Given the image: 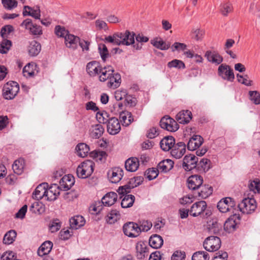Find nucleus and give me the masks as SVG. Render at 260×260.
Wrapping results in <instances>:
<instances>
[{
	"mask_svg": "<svg viewBox=\"0 0 260 260\" xmlns=\"http://www.w3.org/2000/svg\"><path fill=\"white\" fill-rule=\"evenodd\" d=\"M53 247V243L50 241L44 242L39 248L38 254L40 256H43L48 254Z\"/></svg>",
	"mask_w": 260,
	"mask_h": 260,
	"instance_id": "34",
	"label": "nucleus"
},
{
	"mask_svg": "<svg viewBox=\"0 0 260 260\" xmlns=\"http://www.w3.org/2000/svg\"><path fill=\"white\" fill-rule=\"evenodd\" d=\"M185 253L183 251L176 250L172 255V260H184L185 258Z\"/></svg>",
	"mask_w": 260,
	"mask_h": 260,
	"instance_id": "64",
	"label": "nucleus"
},
{
	"mask_svg": "<svg viewBox=\"0 0 260 260\" xmlns=\"http://www.w3.org/2000/svg\"><path fill=\"white\" fill-rule=\"evenodd\" d=\"M74 178L71 175H64L59 181L60 190H68L74 184Z\"/></svg>",
	"mask_w": 260,
	"mask_h": 260,
	"instance_id": "22",
	"label": "nucleus"
},
{
	"mask_svg": "<svg viewBox=\"0 0 260 260\" xmlns=\"http://www.w3.org/2000/svg\"><path fill=\"white\" fill-rule=\"evenodd\" d=\"M107 129L108 133L110 135H115L118 134L121 130L119 120L115 117L110 118L107 123Z\"/></svg>",
	"mask_w": 260,
	"mask_h": 260,
	"instance_id": "15",
	"label": "nucleus"
},
{
	"mask_svg": "<svg viewBox=\"0 0 260 260\" xmlns=\"http://www.w3.org/2000/svg\"><path fill=\"white\" fill-rule=\"evenodd\" d=\"M142 182V178L140 177H137L131 179L129 183L123 186H120L117 191L119 194H124L129 193L132 188H133L139 185Z\"/></svg>",
	"mask_w": 260,
	"mask_h": 260,
	"instance_id": "10",
	"label": "nucleus"
},
{
	"mask_svg": "<svg viewBox=\"0 0 260 260\" xmlns=\"http://www.w3.org/2000/svg\"><path fill=\"white\" fill-rule=\"evenodd\" d=\"M16 233L14 230H10L4 236L3 242L6 244H10L13 242L16 237Z\"/></svg>",
	"mask_w": 260,
	"mask_h": 260,
	"instance_id": "50",
	"label": "nucleus"
},
{
	"mask_svg": "<svg viewBox=\"0 0 260 260\" xmlns=\"http://www.w3.org/2000/svg\"><path fill=\"white\" fill-rule=\"evenodd\" d=\"M139 167V159L136 157H131L125 162V169L131 172L136 171Z\"/></svg>",
	"mask_w": 260,
	"mask_h": 260,
	"instance_id": "33",
	"label": "nucleus"
},
{
	"mask_svg": "<svg viewBox=\"0 0 260 260\" xmlns=\"http://www.w3.org/2000/svg\"><path fill=\"white\" fill-rule=\"evenodd\" d=\"M203 182V178L198 175H191L187 179V185L189 189L194 191L198 190Z\"/></svg>",
	"mask_w": 260,
	"mask_h": 260,
	"instance_id": "18",
	"label": "nucleus"
},
{
	"mask_svg": "<svg viewBox=\"0 0 260 260\" xmlns=\"http://www.w3.org/2000/svg\"><path fill=\"white\" fill-rule=\"evenodd\" d=\"M41 46L40 43L34 40L29 43L28 47V51L29 55L31 56H37L40 52Z\"/></svg>",
	"mask_w": 260,
	"mask_h": 260,
	"instance_id": "39",
	"label": "nucleus"
},
{
	"mask_svg": "<svg viewBox=\"0 0 260 260\" xmlns=\"http://www.w3.org/2000/svg\"><path fill=\"white\" fill-rule=\"evenodd\" d=\"M121 83V76L118 73H113L110 75L107 80V86L111 88H116L118 87Z\"/></svg>",
	"mask_w": 260,
	"mask_h": 260,
	"instance_id": "28",
	"label": "nucleus"
},
{
	"mask_svg": "<svg viewBox=\"0 0 260 260\" xmlns=\"http://www.w3.org/2000/svg\"><path fill=\"white\" fill-rule=\"evenodd\" d=\"M85 223L84 217L81 215H76L70 219L71 228L74 230H77L83 226Z\"/></svg>",
	"mask_w": 260,
	"mask_h": 260,
	"instance_id": "31",
	"label": "nucleus"
},
{
	"mask_svg": "<svg viewBox=\"0 0 260 260\" xmlns=\"http://www.w3.org/2000/svg\"><path fill=\"white\" fill-rule=\"evenodd\" d=\"M19 90V85L17 82H9L3 87V95L6 99H12L16 95Z\"/></svg>",
	"mask_w": 260,
	"mask_h": 260,
	"instance_id": "3",
	"label": "nucleus"
},
{
	"mask_svg": "<svg viewBox=\"0 0 260 260\" xmlns=\"http://www.w3.org/2000/svg\"><path fill=\"white\" fill-rule=\"evenodd\" d=\"M174 166V162L171 159H167L161 161L157 165L158 170L166 173L171 170Z\"/></svg>",
	"mask_w": 260,
	"mask_h": 260,
	"instance_id": "37",
	"label": "nucleus"
},
{
	"mask_svg": "<svg viewBox=\"0 0 260 260\" xmlns=\"http://www.w3.org/2000/svg\"><path fill=\"white\" fill-rule=\"evenodd\" d=\"M160 126L161 128L171 132H176L179 128V125L177 122L168 116L161 118L160 121Z\"/></svg>",
	"mask_w": 260,
	"mask_h": 260,
	"instance_id": "7",
	"label": "nucleus"
},
{
	"mask_svg": "<svg viewBox=\"0 0 260 260\" xmlns=\"http://www.w3.org/2000/svg\"><path fill=\"white\" fill-rule=\"evenodd\" d=\"M249 95L251 101L255 105L260 104V93L257 91H250Z\"/></svg>",
	"mask_w": 260,
	"mask_h": 260,
	"instance_id": "63",
	"label": "nucleus"
},
{
	"mask_svg": "<svg viewBox=\"0 0 260 260\" xmlns=\"http://www.w3.org/2000/svg\"><path fill=\"white\" fill-rule=\"evenodd\" d=\"M136 249L137 258L142 259L148 256L150 247L146 242L139 241L136 244Z\"/></svg>",
	"mask_w": 260,
	"mask_h": 260,
	"instance_id": "13",
	"label": "nucleus"
},
{
	"mask_svg": "<svg viewBox=\"0 0 260 260\" xmlns=\"http://www.w3.org/2000/svg\"><path fill=\"white\" fill-rule=\"evenodd\" d=\"M102 67L98 61H91L86 64V70L90 77H94L99 75Z\"/></svg>",
	"mask_w": 260,
	"mask_h": 260,
	"instance_id": "21",
	"label": "nucleus"
},
{
	"mask_svg": "<svg viewBox=\"0 0 260 260\" xmlns=\"http://www.w3.org/2000/svg\"><path fill=\"white\" fill-rule=\"evenodd\" d=\"M94 167V162L92 160H87L82 162L77 168L78 177L82 179L89 177L93 172Z\"/></svg>",
	"mask_w": 260,
	"mask_h": 260,
	"instance_id": "2",
	"label": "nucleus"
},
{
	"mask_svg": "<svg viewBox=\"0 0 260 260\" xmlns=\"http://www.w3.org/2000/svg\"><path fill=\"white\" fill-rule=\"evenodd\" d=\"M4 7L9 10H11L17 7L18 3L16 0H2Z\"/></svg>",
	"mask_w": 260,
	"mask_h": 260,
	"instance_id": "58",
	"label": "nucleus"
},
{
	"mask_svg": "<svg viewBox=\"0 0 260 260\" xmlns=\"http://www.w3.org/2000/svg\"><path fill=\"white\" fill-rule=\"evenodd\" d=\"M107 175L111 183H117L121 180L123 176V171L119 167L113 168L108 171Z\"/></svg>",
	"mask_w": 260,
	"mask_h": 260,
	"instance_id": "14",
	"label": "nucleus"
},
{
	"mask_svg": "<svg viewBox=\"0 0 260 260\" xmlns=\"http://www.w3.org/2000/svg\"><path fill=\"white\" fill-rule=\"evenodd\" d=\"M122 198L121 206L123 208H127L133 206L135 201V196L132 194L124 196Z\"/></svg>",
	"mask_w": 260,
	"mask_h": 260,
	"instance_id": "45",
	"label": "nucleus"
},
{
	"mask_svg": "<svg viewBox=\"0 0 260 260\" xmlns=\"http://www.w3.org/2000/svg\"><path fill=\"white\" fill-rule=\"evenodd\" d=\"M102 210V206L100 202H96L89 207V211L92 214H97Z\"/></svg>",
	"mask_w": 260,
	"mask_h": 260,
	"instance_id": "61",
	"label": "nucleus"
},
{
	"mask_svg": "<svg viewBox=\"0 0 260 260\" xmlns=\"http://www.w3.org/2000/svg\"><path fill=\"white\" fill-rule=\"evenodd\" d=\"M164 241L162 237L158 235H154L150 237L149 240V247L158 249L163 245Z\"/></svg>",
	"mask_w": 260,
	"mask_h": 260,
	"instance_id": "35",
	"label": "nucleus"
},
{
	"mask_svg": "<svg viewBox=\"0 0 260 260\" xmlns=\"http://www.w3.org/2000/svg\"><path fill=\"white\" fill-rule=\"evenodd\" d=\"M90 131L91 136L93 138L98 139L103 135L104 128L101 124H97L91 126Z\"/></svg>",
	"mask_w": 260,
	"mask_h": 260,
	"instance_id": "43",
	"label": "nucleus"
},
{
	"mask_svg": "<svg viewBox=\"0 0 260 260\" xmlns=\"http://www.w3.org/2000/svg\"><path fill=\"white\" fill-rule=\"evenodd\" d=\"M96 118L101 123H107L109 119V115L106 111H99L96 114Z\"/></svg>",
	"mask_w": 260,
	"mask_h": 260,
	"instance_id": "53",
	"label": "nucleus"
},
{
	"mask_svg": "<svg viewBox=\"0 0 260 260\" xmlns=\"http://www.w3.org/2000/svg\"><path fill=\"white\" fill-rule=\"evenodd\" d=\"M55 33L58 37L63 38L64 39L67 35L69 34V31L63 27H61L59 25L55 27Z\"/></svg>",
	"mask_w": 260,
	"mask_h": 260,
	"instance_id": "62",
	"label": "nucleus"
},
{
	"mask_svg": "<svg viewBox=\"0 0 260 260\" xmlns=\"http://www.w3.org/2000/svg\"><path fill=\"white\" fill-rule=\"evenodd\" d=\"M22 27L29 30L33 35H41L42 34V28L40 26L32 23L30 19H26L21 24Z\"/></svg>",
	"mask_w": 260,
	"mask_h": 260,
	"instance_id": "16",
	"label": "nucleus"
},
{
	"mask_svg": "<svg viewBox=\"0 0 260 260\" xmlns=\"http://www.w3.org/2000/svg\"><path fill=\"white\" fill-rule=\"evenodd\" d=\"M198 161V158L194 154L186 155L183 159L182 167L186 171H191L196 167Z\"/></svg>",
	"mask_w": 260,
	"mask_h": 260,
	"instance_id": "11",
	"label": "nucleus"
},
{
	"mask_svg": "<svg viewBox=\"0 0 260 260\" xmlns=\"http://www.w3.org/2000/svg\"><path fill=\"white\" fill-rule=\"evenodd\" d=\"M239 210L244 214H251L256 208V203L253 198H245L239 204Z\"/></svg>",
	"mask_w": 260,
	"mask_h": 260,
	"instance_id": "5",
	"label": "nucleus"
},
{
	"mask_svg": "<svg viewBox=\"0 0 260 260\" xmlns=\"http://www.w3.org/2000/svg\"><path fill=\"white\" fill-rule=\"evenodd\" d=\"M121 217L120 212L116 210H112L106 216V221L109 224H113L118 220Z\"/></svg>",
	"mask_w": 260,
	"mask_h": 260,
	"instance_id": "41",
	"label": "nucleus"
},
{
	"mask_svg": "<svg viewBox=\"0 0 260 260\" xmlns=\"http://www.w3.org/2000/svg\"><path fill=\"white\" fill-rule=\"evenodd\" d=\"M118 196L116 193L110 192L106 194L102 199V203L105 206H111L117 201Z\"/></svg>",
	"mask_w": 260,
	"mask_h": 260,
	"instance_id": "32",
	"label": "nucleus"
},
{
	"mask_svg": "<svg viewBox=\"0 0 260 260\" xmlns=\"http://www.w3.org/2000/svg\"><path fill=\"white\" fill-rule=\"evenodd\" d=\"M209 258L208 253L204 251H197L192 256V260H209Z\"/></svg>",
	"mask_w": 260,
	"mask_h": 260,
	"instance_id": "52",
	"label": "nucleus"
},
{
	"mask_svg": "<svg viewBox=\"0 0 260 260\" xmlns=\"http://www.w3.org/2000/svg\"><path fill=\"white\" fill-rule=\"evenodd\" d=\"M239 220V215L235 214L231 216L224 223V229L225 231L228 233H232L235 231Z\"/></svg>",
	"mask_w": 260,
	"mask_h": 260,
	"instance_id": "19",
	"label": "nucleus"
},
{
	"mask_svg": "<svg viewBox=\"0 0 260 260\" xmlns=\"http://www.w3.org/2000/svg\"><path fill=\"white\" fill-rule=\"evenodd\" d=\"M123 231L126 236L134 238L139 235L140 229L137 223L129 222L124 224Z\"/></svg>",
	"mask_w": 260,
	"mask_h": 260,
	"instance_id": "9",
	"label": "nucleus"
},
{
	"mask_svg": "<svg viewBox=\"0 0 260 260\" xmlns=\"http://www.w3.org/2000/svg\"><path fill=\"white\" fill-rule=\"evenodd\" d=\"M235 206V202L231 198L227 197L222 199L217 204V208L220 212L226 213L233 211Z\"/></svg>",
	"mask_w": 260,
	"mask_h": 260,
	"instance_id": "8",
	"label": "nucleus"
},
{
	"mask_svg": "<svg viewBox=\"0 0 260 260\" xmlns=\"http://www.w3.org/2000/svg\"><path fill=\"white\" fill-rule=\"evenodd\" d=\"M248 187L250 191L254 193H260V180L256 178L249 181Z\"/></svg>",
	"mask_w": 260,
	"mask_h": 260,
	"instance_id": "47",
	"label": "nucleus"
},
{
	"mask_svg": "<svg viewBox=\"0 0 260 260\" xmlns=\"http://www.w3.org/2000/svg\"><path fill=\"white\" fill-rule=\"evenodd\" d=\"M120 121L124 126H128L134 120L132 114L128 111H123L119 115Z\"/></svg>",
	"mask_w": 260,
	"mask_h": 260,
	"instance_id": "36",
	"label": "nucleus"
},
{
	"mask_svg": "<svg viewBox=\"0 0 260 260\" xmlns=\"http://www.w3.org/2000/svg\"><path fill=\"white\" fill-rule=\"evenodd\" d=\"M204 248L208 251L213 252L218 250L221 246V241L216 236L207 237L203 243Z\"/></svg>",
	"mask_w": 260,
	"mask_h": 260,
	"instance_id": "6",
	"label": "nucleus"
},
{
	"mask_svg": "<svg viewBox=\"0 0 260 260\" xmlns=\"http://www.w3.org/2000/svg\"><path fill=\"white\" fill-rule=\"evenodd\" d=\"M236 76L238 81L241 84H244L247 86H250L252 85V81L249 79V77L247 75L243 76L238 74H237Z\"/></svg>",
	"mask_w": 260,
	"mask_h": 260,
	"instance_id": "59",
	"label": "nucleus"
},
{
	"mask_svg": "<svg viewBox=\"0 0 260 260\" xmlns=\"http://www.w3.org/2000/svg\"><path fill=\"white\" fill-rule=\"evenodd\" d=\"M175 143V139L172 136H167L160 141V146L162 150L168 151L172 149Z\"/></svg>",
	"mask_w": 260,
	"mask_h": 260,
	"instance_id": "30",
	"label": "nucleus"
},
{
	"mask_svg": "<svg viewBox=\"0 0 260 260\" xmlns=\"http://www.w3.org/2000/svg\"><path fill=\"white\" fill-rule=\"evenodd\" d=\"M37 66L33 63H29L23 69V76L26 78L33 77L35 74Z\"/></svg>",
	"mask_w": 260,
	"mask_h": 260,
	"instance_id": "42",
	"label": "nucleus"
},
{
	"mask_svg": "<svg viewBox=\"0 0 260 260\" xmlns=\"http://www.w3.org/2000/svg\"><path fill=\"white\" fill-rule=\"evenodd\" d=\"M191 33L193 39L196 41H201L205 35V31L199 28H193Z\"/></svg>",
	"mask_w": 260,
	"mask_h": 260,
	"instance_id": "51",
	"label": "nucleus"
},
{
	"mask_svg": "<svg viewBox=\"0 0 260 260\" xmlns=\"http://www.w3.org/2000/svg\"><path fill=\"white\" fill-rule=\"evenodd\" d=\"M168 67L169 68H175L178 69H183L185 66L184 62L180 60L174 59L168 63Z\"/></svg>",
	"mask_w": 260,
	"mask_h": 260,
	"instance_id": "56",
	"label": "nucleus"
},
{
	"mask_svg": "<svg viewBox=\"0 0 260 260\" xmlns=\"http://www.w3.org/2000/svg\"><path fill=\"white\" fill-rule=\"evenodd\" d=\"M135 34L128 30L124 32H116L113 36H109L105 38L106 42L116 45L129 46L135 43Z\"/></svg>",
	"mask_w": 260,
	"mask_h": 260,
	"instance_id": "1",
	"label": "nucleus"
},
{
	"mask_svg": "<svg viewBox=\"0 0 260 260\" xmlns=\"http://www.w3.org/2000/svg\"><path fill=\"white\" fill-rule=\"evenodd\" d=\"M99 52L103 61H105L109 56V51L105 44H101L99 45Z\"/></svg>",
	"mask_w": 260,
	"mask_h": 260,
	"instance_id": "55",
	"label": "nucleus"
},
{
	"mask_svg": "<svg viewBox=\"0 0 260 260\" xmlns=\"http://www.w3.org/2000/svg\"><path fill=\"white\" fill-rule=\"evenodd\" d=\"M12 46L11 42L8 40H3L0 43V53H7Z\"/></svg>",
	"mask_w": 260,
	"mask_h": 260,
	"instance_id": "54",
	"label": "nucleus"
},
{
	"mask_svg": "<svg viewBox=\"0 0 260 260\" xmlns=\"http://www.w3.org/2000/svg\"><path fill=\"white\" fill-rule=\"evenodd\" d=\"M113 72H114V71L111 66L105 67L104 68H102L101 71L100 73L101 75L99 76L100 81L101 82L107 81L110 75H112Z\"/></svg>",
	"mask_w": 260,
	"mask_h": 260,
	"instance_id": "40",
	"label": "nucleus"
},
{
	"mask_svg": "<svg viewBox=\"0 0 260 260\" xmlns=\"http://www.w3.org/2000/svg\"><path fill=\"white\" fill-rule=\"evenodd\" d=\"M48 187V183H43L39 184L32 193V198L34 199L40 200L46 198V188Z\"/></svg>",
	"mask_w": 260,
	"mask_h": 260,
	"instance_id": "25",
	"label": "nucleus"
},
{
	"mask_svg": "<svg viewBox=\"0 0 260 260\" xmlns=\"http://www.w3.org/2000/svg\"><path fill=\"white\" fill-rule=\"evenodd\" d=\"M23 15L24 16H30L36 19H40L41 17L40 7L38 6L34 7L25 6L23 8Z\"/></svg>",
	"mask_w": 260,
	"mask_h": 260,
	"instance_id": "24",
	"label": "nucleus"
},
{
	"mask_svg": "<svg viewBox=\"0 0 260 260\" xmlns=\"http://www.w3.org/2000/svg\"><path fill=\"white\" fill-rule=\"evenodd\" d=\"M24 162L22 159L16 160L13 165L12 169L14 172L18 175H20L23 172Z\"/></svg>",
	"mask_w": 260,
	"mask_h": 260,
	"instance_id": "46",
	"label": "nucleus"
},
{
	"mask_svg": "<svg viewBox=\"0 0 260 260\" xmlns=\"http://www.w3.org/2000/svg\"><path fill=\"white\" fill-rule=\"evenodd\" d=\"M197 191V195H196V197H198L202 199L207 198L212 193V187L209 185H202Z\"/></svg>",
	"mask_w": 260,
	"mask_h": 260,
	"instance_id": "38",
	"label": "nucleus"
},
{
	"mask_svg": "<svg viewBox=\"0 0 260 260\" xmlns=\"http://www.w3.org/2000/svg\"><path fill=\"white\" fill-rule=\"evenodd\" d=\"M186 145L184 143L180 142L174 144L171 150V154L172 157L179 159L185 153Z\"/></svg>",
	"mask_w": 260,
	"mask_h": 260,
	"instance_id": "20",
	"label": "nucleus"
},
{
	"mask_svg": "<svg viewBox=\"0 0 260 260\" xmlns=\"http://www.w3.org/2000/svg\"><path fill=\"white\" fill-rule=\"evenodd\" d=\"M151 43L154 47L161 50H167L170 47V44H167L160 38L154 39Z\"/></svg>",
	"mask_w": 260,
	"mask_h": 260,
	"instance_id": "49",
	"label": "nucleus"
},
{
	"mask_svg": "<svg viewBox=\"0 0 260 260\" xmlns=\"http://www.w3.org/2000/svg\"><path fill=\"white\" fill-rule=\"evenodd\" d=\"M205 57L207 60L215 65L220 64L223 61L222 57L217 52L208 50L205 52Z\"/></svg>",
	"mask_w": 260,
	"mask_h": 260,
	"instance_id": "23",
	"label": "nucleus"
},
{
	"mask_svg": "<svg viewBox=\"0 0 260 260\" xmlns=\"http://www.w3.org/2000/svg\"><path fill=\"white\" fill-rule=\"evenodd\" d=\"M79 38L74 35L69 34L65 37L64 44L67 47L75 50L77 48Z\"/></svg>",
	"mask_w": 260,
	"mask_h": 260,
	"instance_id": "27",
	"label": "nucleus"
},
{
	"mask_svg": "<svg viewBox=\"0 0 260 260\" xmlns=\"http://www.w3.org/2000/svg\"><path fill=\"white\" fill-rule=\"evenodd\" d=\"M207 208L206 202L200 201L193 204L189 210V214L193 217L201 215Z\"/></svg>",
	"mask_w": 260,
	"mask_h": 260,
	"instance_id": "12",
	"label": "nucleus"
},
{
	"mask_svg": "<svg viewBox=\"0 0 260 260\" xmlns=\"http://www.w3.org/2000/svg\"><path fill=\"white\" fill-rule=\"evenodd\" d=\"M136 43L133 44V47L136 50H140L142 48V43L147 42L149 39L142 34H138L136 36Z\"/></svg>",
	"mask_w": 260,
	"mask_h": 260,
	"instance_id": "48",
	"label": "nucleus"
},
{
	"mask_svg": "<svg viewBox=\"0 0 260 260\" xmlns=\"http://www.w3.org/2000/svg\"><path fill=\"white\" fill-rule=\"evenodd\" d=\"M220 225L216 221H210L208 224V228L211 233H216L218 232Z\"/></svg>",
	"mask_w": 260,
	"mask_h": 260,
	"instance_id": "60",
	"label": "nucleus"
},
{
	"mask_svg": "<svg viewBox=\"0 0 260 260\" xmlns=\"http://www.w3.org/2000/svg\"><path fill=\"white\" fill-rule=\"evenodd\" d=\"M192 114L189 110H182L179 112L176 116V119L181 124H186L191 119Z\"/></svg>",
	"mask_w": 260,
	"mask_h": 260,
	"instance_id": "29",
	"label": "nucleus"
},
{
	"mask_svg": "<svg viewBox=\"0 0 260 260\" xmlns=\"http://www.w3.org/2000/svg\"><path fill=\"white\" fill-rule=\"evenodd\" d=\"M60 188L57 184H53L50 187L46 188L45 200L53 201L55 200L60 194Z\"/></svg>",
	"mask_w": 260,
	"mask_h": 260,
	"instance_id": "17",
	"label": "nucleus"
},
{
	"mask_svg": "<svg viewBox=\"0 0 260 260\" xmlns=\"http://www.w3.org/2000/svg\"><path fill=\"white\" fill-rule=\"evenodd\" d=\"M127 95V91L125 89L117 90L114 93L115 98L118 101L125 98L126 101L128 102L129 97Z\"/></svg>",
	"mask_w": 260,
	"mask_h": 260,
	"instance_id": "57",
	"label": "nucleus"
},
{
	"mask_svg": "<svg viewBox=\"0 0 260 260\" xmlns=\"http://www.w3.org/2000/svg\"><path fill=\"white\" fill-rule=\"evenodd\" d=\"M203 143V138L199 135L193 136L187 143V148L189 150L193 151L199 148Z\"/></svg>",
	"mask_w": 260,
	"mask_h": 260,
	"instance_id": "26",
	"label": "nucleus"
},
{
	"mask_svg": "<svg viewBox=\"0 0 260 260\" xmlns=\"http://www.w3.org/2000/svg\"><path fill=\"white\" fill-rule=\"evenodd\" d=\"M77 155L81 157L86 156L89 151V146L85 143H80L76 147Z\"/></svg>",
	"mask_w": 260,
	"mask_h": 260,
	"instance_id": "44",
	"label": "nucleus"
},
{
	"mask_svg": "<svg viewBox=\"0 0 260 260\" xmlns=\"http://www.w3.org/2000/svg\"><path fill=\"white\" fill-rule=\"evenodd\" d=\"M217 73L218 75L224 80L233 82L235 79L233 70L225 63L221 64L218 67Z\"/></svg>",
	"mask_w": 260,
	"mask_h": 260,
	"instance_id": "4",
	"label": "nucleus"
}]
</instances>
